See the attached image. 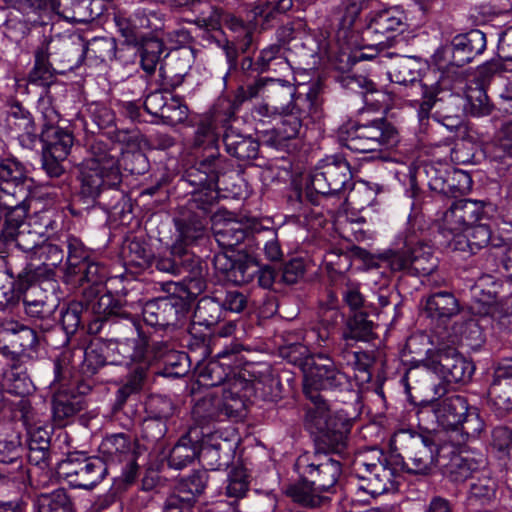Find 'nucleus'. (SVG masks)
Masks as SVG:
<instances>
[{
    "label": "nucleus",
    "mask_w": 512,
    "mask_h": 512,
    "mask_svg": "<svg viewBox=\"0 0 512 512\" xmlns=\"http://www.w3.org/2000/svg\"><path fill=\"white\" fill-rule=\"evenodd\" d=\"M187 181L193 190L191 198L174 218L178 238L172 245V255L178 258L179 275L188 273L196 277L201 271L200 260L187 250V246L204 235L207 214L218 198L217 171L206 161L188 171Z\"/></svg>",
    "instance_id": "obj_1"
},
{
    "label": "nucleus",
    "mask_w": 512,
    "mask_h": 512,
    "mask_svg": "<svg viewBox=\"0 0 512 512\" xmlns=\"http://www.w3.org/2000/svg\"><path fill=\"white\" fill-rule=\"evenodd\" d=\"M370 265L388 268L391 272H406L415 276L430 275L437 268L432 247L415 230L408 229L403 236V247L387 250L371 258Z\"/></svg>",
    "instance_id": "obj_2"
},
{
    "label": "nucleus",
    "mask_w": 512,
    "mask_h": 512,
    "mask_svg": "<svg viewBox=\"0 0 512 512\" xmlns=\"http://www.w3.org/2000/svg\"><path fill=\"white\" fill-rule=\"evenodd\" d=\"M405 13L399 6H379L364 16L361 34L362 48L370 53L361 52L358 59H372L394 46L396 33L405 25Z\"/></svg>",
    "instance_id": "obj_3"
},
{
    "label": "nucleus",
    "mask_w": 512,
    "mask_h": 512,
    "mask_svg": "<svg viewBox=\"0 0 512 512\" xmlns=\"http://www.w3.org/2000/svg\"><path fill=\"white\" fill-rule=\"evenodd\" d=\"M233 120H235L233 118V104H231L226 97H223L217 100L208 113L201 115L196 121L194 135L191 140L192 147L202 148L204 150L214 149L215 152H212L205 159L201 160L186 171L184 181L191 187L193 186L187 181L188 171L206 161L213 164L217 171V180L219 179V169L221 167L222 160L218 153L217 144L220 130L223 129L224 132L227 131L231 121Z\"/></svg>",
    "instance_id": "obj_4"
},
{
    "label": "nucleus",
    "mask_w": 512,
    "mask_h": 512,
    "mask_svg": "<svg viewBox=\"0 0 512 512\" xmlns=\"http://www.w3.org/2000/svg\"><path fill=\"white\" fill-rule=\"evenodd\" d=\"M388 76L392 82L408 87L405 97L407 101L419 106V121L428 120L440 92L438 82L428 83L425 79H419V63L411 57L398 55L388 71Z\"/></svg>",
    "instance_id": "obj_5"
},
{
    "label": "nucleus",
    "mask_w": 512,
    "mask_h": 512,
    "mask_svg": "<svg viewBox=\"0 0 512 512\" xmlns=\"http://www.w3.org/2000/svg\"><path fill=\"white\" fill-rule=\"evenodd\" d=\"M126 330L131 338L117 345L118 353L122 356L121 363H144L149 367L153 361L164 360L174 351L175 344L169 340L159 339L157 335L146 337L136 320H130Z\"/></svg>",
    "instance_id": "obj_6"
},
{
    "label": "nucleus",
    "mask_w": 512,
    "mask_h": 512,
    "mask_svg": "<svg viewBox=\"0 0 512 512\" xmlns=\"http://www.w3.org/2000/svg\"><path fill=\"white\" fill-rule=\"evenodd\" d=\"M352 468L361 482L358 489L372 497L384 494L393 484L394 469L384 452L378 448L359 453Z\"/></svg>",
    "instance_id": "obj_7"
},
{
    "label": "nucleus",
    "mask_w": 512,
    "mask_h": 512,
    "mask_svg": "<svg viewBox=\"0 0 512 512\" xmlns=\"http://www.w3.org/2000/svg\"><path fill=\"white\" fill-rule=\"evenodd\" d=\"M279 116L281 120L274 128L275 141L280 143L298 137L308 119L316 121L322 116V99L318 86L313 85L305 94H297L291 108L281 112Z\"/></svg>",
    "instance_id": "obj_8"
},
{
    "label": "nucleus",
    "mask_w": 512,
    "mask_h": 512,
    "mask_svg": "<svg viewBox=\"0 0 512 512\" xmlns=\"http://www.w3.org/2000/svg\"><path fill=\"white\" fill-rule=\"evenodd\" d=\"M351 179L350 165L344 158L327 157L310 174L307 198L313 204H320V199L340 193Z\"/></svg>",
    "instance_id": "obj_9"
},
{
    "label": "nucleus",
    "mask_w": 512,
    "mask_h": 512,
    "mask_svg": "<svg viewBox=\"0 0 512 512\" xmlns=\"http://www.w3.org/2000/svg\"><path fill=\"white\" fill-rule=\"evenodd\" d=\"M390 447L403 458L404 465L410 473L427 474L436 461L434 443L417 432H395L390 439Z\"/></svg>",
    "instance_id": "obj_10"
},
{
    "label": "nucleus",
    "mask_w": 512,
    "mask_h": 512,
    "mask_svg": "<svg viewBox=\"0 0 512 512\" xmlns=\"http://www.w3.org/2000/svg\"><path fill=\"white\" fill-rule=\"evenodd\" d=\"M57 473L71 487L89 490L105 478L108 466L101 458L75 452L58 463Z\"/></svg>",
    "instance_id": "obj_11"
},
{
    "label": "nucleus",
    "mask_w": 512,
    "mask_h": 512,
    "mask_svg": "<svg viewBox=\"0 0 512 512\" xmlns=\"http://www.w3.org/2000/svg\"><path fill=\"white\" fill-rule=\"evenodd\" d=\"M422 364L447 383H466L474 372L472 362L463 357L454 346L444 343L435 349H429Z\"/></svg>",
    "instance_id": "obj_12"
},
{
    "label": "nucleus",
    "mask_w": 512,
    "mask_h": 512,
    "mask_svg": "<svg viewBox=\"0 0 512 512\" xmlns=\"http://www.w3.org/2000/svg\"><path fill=\"white\" fill-rule=\"evenodd\" d=\"M295 469L303 480L320 492H331L342 473L339 459L313 453L300 455L296 460Z\"/></svg>",
    "instance_id": "obj_13"
},
{
    "label": "nucleus",
    "mask_w": 512,
    "mask_h": 512,
    "mask_svg": "<svg viewBox=\"0 0 512 512\" xmlns=\"http://www.w3.org/2000/svg\"><path fill=\"white\" fill-rule=\"evenodd\" d=\"M489 204L482 200L463 198L455 200L443 213L439 234L451 237L455 233L466 231L472 226L488 218L487 207Z\"/></svg>",
    "instance_id": "obj_14"
},
{
    "label": "nucleus",
    "mask_w": 512,
    "mask_h": 512,
    "mask_svg": "<svg viewBox=\"0 0 512 512\" xmlns=\"http://www.w3.org/2000/svg\"><path fill=\"white\" fill-rule=\"evenodd\" d=\"M379 6V0H340L335 8L337 37L348 45L357 44L364 16Z\"/></svg>",
    "instance_id": "obj_15"
},
{
    "label": "nucleus",
    "mask_w": 512,
    "mask_h": 512,
    "mask_svg": "<svg viewBox=\"0 0 512 512\" xmlns=\"http://www.w3.org/2000/svg\"><path fill=\"white\" fill-rule=\"evenodd\" d=\"M63 258V251L58 245L44 240L34 258L19 272L20 289H27L32 283L50 278Z\"/></svg>",
    "instance_id": "obj_16"
},
{
    "label": "nucleus",
    "mask_w": 512,
    "mask_h": 512,
    "mask_svg": "<svg viewBox=\"0 0 512 512\" xmlns=\"http://www.w3.org/2000/svg\"><path fill=\"white\" fill-rule=\"evenodd\" d=\"M434 394L437 396L431 402L432 411L440 426L453 431L468 413L469 404L464 396L458 394H447V387L440 382L434 386Z\"/></svg>",
    "instance_id": "obj_17"
},
{
    "label": "nucleus",
    "mask_w": 512,
    "mask_h": 512,
    "mask_svg": "<svg viewBox=\"0 0 512 512\" xmlns=\"http://www.w3.org/2000/svg\"><path fill=\"white\" fill-rule=\"evenodd\" d=\"M114 22L126 42L134 45L150 38L152 31L159 29L161 24L157 13L147 8L137 9L132 16L119 12L114 15Z\"/></svg>",
    "instance_id": "obj_18"
},
{
    "label": "nucleus",
    "mask_w": 512,
    "mask_h": 512,
    "mask_svg": "<svg viewBox=\"0 0 512 512\" xmlns=\"http://www.w3.org/2000/svg\"><path fill=\"white\" fill-rule=\"evenodd\" d=\"M240 345L234 344L218 352L215 359L209 361L198 372V383L203 387L224 385L233 370L242 365Z\"/></svg>",
    "instance_id": "obj_19"
},
{
    "label": "nucleus",
    "mask_w": 512,
    "mask_h": 512,
    "mask_svg": "<svg viewBox=\"0 0 512 512\" xmlns=\"http://www.w3.org/2000/svg\"><path fill=\"white\" fill-rule=\"evenodd\" d=\"M316 361L311 368L310 376L306 379L303 390L309 387L311 390L341 389L349 383V378L341 370V367L324 352L313 354Z\"/></svg>",
    "instance_id": "obj_20"
},
{
    "label": "nucleus",
    "mask_w": 512,
    "mask_h": 512,
    "mask_svg": "<svg viewBox=\"0 0 512 512\" xmlns=\"http://www.w3.org/2000/svg\"><path fill=\"white\" fill-rule=\"evenodd\" d=\"M351 426V422L346 418H332L327 427L315 433V451L313 454L328 456L329 454H334L342 458L348 449V436Z\"/></svg>",
    "instance_id": "obj_21"
},
{
    "label": "nucleus",
    "mask_w": 512,
    "mask_h": 512,
    "mask_svg": "<svg viewBox=\"0 0 512 512\" xmlns=\"http://www.w3.org/2000/svg\"><path fill=\"white\" fill-rule=\"evenodd\" d=\"M22 443L20 434L11 426L0 431V471L13 480L23 479Z\"/></svg>",
    "instance_id": "obj_22"
},
{
    "label": "nucleus",
    "mask_w": 512,
    "mask_h": 512,
    "mask_svg": "<svg viewBox=\"0 0 512 512\" xmlns=\"http://www.w3.org/2000/svg\"><path fill=\"white\" fill-rule=\"evenodd\" d=\"M123 149L101 139H94L89 146V157L83 162L107 173L110 184L121 183L119 155Z\"/></svg>",
    "instance_id": "obj_23"
},
{
    "label": "nucleus",
    "mask_w": 512,
    "mask_h": 512,
    "mask_svg": "<svg viewBox=\"0 0 512 512\" xmlns=\"http://www.w3.org/2000/svg\"><path fill=\"white\" fill-rule=\"evenodd\" d=\"M486 44V35L478 29H473L465 34L456 35L445 50L451 53L450 63L462 67L481 55L486 49Z\"/></svg>",
    "instance_id": "obj_24"
},
{
    "label": "nucleus",
    "mask_w": 512,
    "mask_h": 512,
    "mask_svg": "<svg viewBox=\"0 0 512 512\" xmlns=\"http://www.w3.org/2000/svg\"><path fill=\"white\" fill-rule=\"evenodd\" d=\"M256 389L252 381L247 380L233 370L222 390V402L225 403L228 411L226 413L235 418L241 417L246 409L247 402Z\"/></svg>",
    "instance_id": "obj_25"
},
{
    "label": "nucleus",
    "mask_w": 512,
    "mask_h": 512,
    "mask_svg": "<svg viewBox=\"0 0 512 512\" xmlns=\"http://www.w3.org/2000/svg\"><path fill=\"white\" fill-rule=\"evenodd\" d=\"M200 431L197 427H191L170 450L168 466L176 470H182L192 464L197 458L204 457L212 452L209 448L202 449L200 444Z\"/></svg>",
    "instance_id": "obj_26"
},
{
    "label": "nucleus",
    "mask_w": 512,
    "mask_h": 512,
    "mask_svg": "<svg viewBox=\"0 0 512 512\" xmlns=\"http://www.w3.org/2000/svg\"><path fill=\"white\" fill-rule=\"evenodd\" d=\"M492 231L489 225L477 223L469 226L466 231L455 233L451 237H444L445 244L454 251L478 253L485 248L491 240Z\"/></svg>",
    "instance_id": "obj_27"
},
{
    "label": "nucleus",
    "mask_w": 512,
    "mask_h": 512,
    "mask_svg": "<svg viewBox=\"0 0 512 512\" xmlns=\"http://www.w3.org/2000/svg\"><path fill=\"white\" fill-rule=\"evenodd\" d=\"M99 0H53L48 8L65 20L87 23L102 13Z\"/></svg>",
    "instance_id": "obj_28"
},
{
    "label": "nucleus",
    "mask_w": 512,
    "mask_h": 512,
    "mask_svg": "<svg viewBox=\"0 0 512 512\" xmlns=\"http://www.w3.org/2000/svg\"><path fill=\"white\" fill-rule=\"evenodd\" d=\"M26 181L25 167L14 158H6L0 161V197L5 200H16L17 194L26 193L24 183Z\"/></svg>",
    "instance_id": "obj_29"
},
{
    "label": "nucleus",
    "mask_w": 512,
    "mask_h": 512,
    "mask_svg": "<svg viewBox=\"0 0 512 512\" xmlns=\"http://www.w3.org/2000/svg\"><path fill=\"white\" fill-rule=\"evenodd\" d=\"M23 303L26 314L39 321V327L43 330H49L55 323L53 304L47 303L45 296L36 283H32L23 293Z\"/></svg>",
    "instance_id": "obj_30"
},
{
    "label": "nucleus",
    "mask_w": 512,
    "mask_h": 512,
    "mask_svg": "<svg viewBox=\"0 0 512 512\" xmlns=\"http://www.w3.org/2000/svg\"><path fill=\"white\" fill-rule=\"evenodd\" d=\"M179 305L173 299L164 297L148 301L143 309L144 322L152 327H169L176 324Z\"/></svg>",
    "instance_id": "obj_31"
},
{
    "label": "nucleus",
    "mask_w": 512,
    "mask_h": 512,
    "mask_svg": "<svg viewBox=\"0 0 512 512\" xmlns=\"http://www.w3.org/2000/svg\"><path fill=\"white\" fill-rule=\"evenodd\" d=\"M103 170L82 163L80 168L79 197L87 206L93 205L105 187L113 188L119 184H110Z\"/></svg>",
    "instance_id": "obj_32"
},
{
    "label": "nucleus",
    "mask_w": 512,
    "mask_h": 512,
    "mask_svg": "<svg viewBox=\"0 0 512 512\" xmlns=\"http://www.w3.org/2000/svg\"><path fill=\"white\" fill-rule=\"evenodd\" d=\"M424 311L429 318L446 323L460 313L461 307L453 293L439 291L424 299Z\"/></svg>",
    "instance_id": "obj_33"
},
{
    "label": "nucleus",
    "mask_w": 512,
    "mask_h": 512,
    "mask_svg": "<svg viewBox=\"0 0 512 512\" xmlns=\"http://www.w3.org/2000/svg\"><path fill=\"white\" fill-rule=\"evenodd\" d=\"M28 461L45 469L50 464L51 430L48 426H33L28 430Z\"/></svg>",
    "instance_id": "obj_34"
},
{
    "label": "nucleus",
    "mask_w": 512,
    "mask_h": 512,
    "mask_svg": "<svg viewBox=\"0 0 512 512\" xmlns=\"http://www.w3.org/2000/svg\"><path fill=\"white\" fill-rule=\"evenodd\" d=\"M85 407V400L79 393L66 388H59L52 398V416L54 422L65 425L66 421L74 417Z\"/></svg>",
    "instance_id": "obj_35"
},
{
    "label": "nucleus",
    "mask_w": 512,
    "mask_h": 512,
    "mask_svg": "<svg viewBox=\"0 0 512 512\" xmlns=\"http://www.w3.org/2000/svg\"><path fill=\"white\" fill-rule=\"evenodd\" d=\"M79 41L82 42V39L79 38ZM71 44L76 46L75 43ZM78 45L81 46V53L79 54V49L74 47L72 54V58L78 60V64L82 56H85L96 64L111 62L116 57L117 43L112 37H95L86 44L79 43Z\"/></svg>",
    "instance_id": "obj_36"
},
{
    "label": "nucleus",
    "mask_w": 512,
    "mask_h": 512,
    "mask_svg": "<svg viewBox=\"0 0 512 512\" xmlns=\"http://www.w3.org/2000/svg\"><path fill=\"white\" fill-rule=\"evenodd\" d=\"M304 394L310 400L306 406L304 425L311 433H317L327 427L332 418L339 417L330 414L329 406L319 392L306 387Z\"/></svg>",
    "instance_id": "obj_37"
},
{
    "label": "nucleus",
    "mask_w": 512,
    "mask_h": 512,
    "mask_svg": "<svg viewBox=\"0 0 512 512\" xmlns=\"http://www.w3.org/2000/svg\"><path fill=\"white\" fill-rule=\"evenodd\" d=\"M59 52L63 53V57L59 59L60 63H63L64 69H73L78 66V60L72 58L74 52V46L69 41L62 40H44V42L35 51V62L34 66H53L50 63V56L56 57Z\"/></svg>",
    "instance_id": "obj_38"
},
{
    "label": "nucleus",
    "mask_w": 512,
    "mask_h": 512,
    "mask_svg": "<svg viewBox=\"0 0 512 512\" xmlns=\"http://www.w3.org/2000/svg\"><path fill=\"white\" fill-rule=\"evenodd\" d=\"M40 140L44 144L43 153L54 158L66 159L73 145V135L52 123L43 125Z\"/></svg>",
    "instance_id": "obj_39"
},
{
    "label": "nucleus",
    "mask_w": 512,
    "mask_h": 512,
    "mask_svg": "<svg viewBox=\"0 0 512 512\" xmlns=\"http://www.w3.org/2000/svg\"><path fill=\"white\" fill-rule=\"evenodd\" d=\"M69 281L80 286L88 285L98 293V287L104 284L108 278V269L94 257L84 261L75 267V272L66 273Z\"/></svg>",
    "instance_id": "obj_40"
},
{
    "label": "nucleus",
    "mask_w": 512,
    "mask_h": 512,
    "mask_svg": "<svg viewBox=\"0 0 512 512\" xmlns=\"http://www.w3.org/2000/svg\"><path fill=\"white\" fill-rule=\"evenodd\" d=\"M99 452L106 464L122 463L133 455V443L124 433L112 434L102 440Z\"/></svg>",
    "instance_id": "obj_41"
},
{
    "label": "nucleus",
    "mask_w": 512,
    "mask_h": 512,
    "mask_svg": "<svg viewBox=\"0 0 512 512\" xmlns=\"http://www.w3.org/2000/svg\"><path fill=\"white\" fill-rule=\"evenodd\" d=\"M484 427V421L477 408L470 407L457 428L449 433V441L454 447L461 448L470 440L477 439L484 431Z\"/></svg>",
    "instance_id": "obj_42"
},
{
    "label": "nucleus",
    "mask_w": 512,
    "mask_h": 512,
    "mask_svg": "<svg viewBox=\"0 0 512 512\" xmlns=\"http://www.w3.org/2000/svg\"><path fill=\"white\" fill-rule=\"evenodd\" d=\"M223 142L227 153L240 161L255 159L259 152V143L255 139L237 133L231 125L223 135Z\"/></svg>",
    "instance_id": "obj_43"
},
{
    "label": "nucleus",
    "mask_w": 512,
    "mask_h": 512,
    "mask_svg": "<svg viewBox=\"0 0 512 512\" xmlns=\"http://www.w3.org/2000/svg\"><path fill=\"white\" fill-rule=\"evenodd\" d=\"M376 150L389 148L398 142L396 128L384 118L374 119L364 124H358Z\"/></svg>",
    "instance_id": "obj_44"
},
{
    "label": "nucleus",
    "mask_w": 512,
    "mask_h": 512,
    "mask_svg": "<svg viewBox=\"0 0 512 512\" xmlns=\"http://www.w3.org/2000/svg\"><path fill=\"white\" fill-rule=\"evenodd\" d=\"M2 385L8 393L16 396H25L34 390L26 367L18 359H13L4 371Z\"/></svg>",
    "instance_id": "obj_45"
},
{
    "label": "nucleus",
    "mask_w": 512,
    "mask_h": 512,
    "mask_svg": "<svg viewBox=\"0 0 512 512\" xmlns=\"http://www.w3.org/2000/svg\"><path fill=\"white\" fill-rule=\"evenodd\" d=\"M226 405L222 399L204 397L196 402L192 409V416L199 425H206L212 421H222L228 418H235L227 414Z\"/></svg>",
    "instance_id": "obj_46"
},
{
    "label": "nucleus",
    "mask_w": 512,
    "mask_h": 512,
    "mask_svg": "<svg viewBox=\"0 0 512 512\" xmlns=\"http://www.w3.org/2000/svg\"><path fill=\"white\" fill-rule=\"evenodd\" d=\"M375 338L374 323L363 312L354 313L353 316L349 317L341 337L347 344H349V341L369 342Z\"/></svg>",
    "instance_id": "obj_47"
},
{
    "label": "nucleus",
    "mask_w": 512,
    "mask_h": 512,
    "mask_svg": "<svg viewBox=\"0 0 512 512\" xmlns=\"http://www.w3.org/2000/svg\"><path fill=\"white\" fill-rule=\"evenodd\" d=\"M265 100L272 103V108L280 109L282 112L291 108L295 94V87L288 81L280 79H268L265 87Z\"/></svg>",
    "instance_id": "obj_48"
},
{
    "label": "nucleus",
    "mask_w": 512,
    "mask_h": 512,
    "mask_svg": "<svg viewBox=\"0 0 512 512\" xmlns=\"http://www.w3.org/2000/svg\"><path fill=\"white\" fill-rule=\"evenodd\" d=\"M16 277L12 267H7L0 259V310L19 301L21 293L26 290L19 287V273Z\"/></svg>",
    "instance_id": "obj_49"
},
{
    "label": "nucleus",
    "mask_w": 512,
    "mask_h": 512,
    "mask_svg": "<svg viewBox=\"0 0 512 512\" xmlns=\"http://www.w3.org/2000/svg\"><path fill=\"white\" fill-rule=\"evenodd\" d=\"M91 310L95 316H101L106 319L112 320L114 324H117L116 319H125L127 323L130 320H135L131 314L123 309L121 303L114 298L111 293H104L97 297L96 300L91 302Z\"/></svg>",
    "instance_id": "obj_50"
},
{
    "label": "nucleus",
    "mask_w": 512,
    "mask_h": 512,
    "mask_svg": "<svg viewBox=\"0 0 512 512\" xmlns=\"http://www.w3.org/2000/svg\"><path fill=\"white\" fill-rule=\"evenodd\" d=\"M320 491L302 479V481L290 485L286 489V495L290 497L295 503L307 507L315 508L324 504L328 497L321 496Z\"/></svg>",
    "instance_id": "obj_51"
},
{
    "label": "nucleus",
    "mask_w": 512,
    "mask_h": 512,
    "mask_svg": "<svg viewBox=\"0 0 512 512\" xmlns=\"http://www.w3.org/2000/svg\"><path fill=\"white\" fill-rule=\"evenodd\" d=\"M479 466V463L473 458L454 455L445 465L444 474L450 481L462 483L468 478L473 479V474L478 472Z\"/></svg>",
    "instance_id": "obj_52"
},
{
    "label": "nucleus",
    "mask_w": 512,
    "mask_h": 512,
    "mask_svg": "<svg viewBox=\"0 0 512 512\" xmlns=\"http://www.w3.org/2000/svg\"><path fill=\"white\" fill-rule=\"evenodd\" d=\"M497 482L487 474L473 478L470 484L468 499L471 503L489 505L496 498Z\"/></svg>",
    "instance_id": "obj_53"
},
{
    "label": "nucleus",
    "mask_w": 512,
    "mask_h": 512,
    "mask_svg": "<svg viewBox=\"0 0 512 512\" xmlns=\"http://www.w3.org/2000/svg\"><path fill=\"white\" fill-rule=\"evenodd\" d=\"M215 240L224 249H234L249 238V232L243 223L234 221L224 224L214 232Z\"/></svg>",
    "instance_id": "obj_54"
},
{
    "label": "nucleus",
    "mask_w": 512,
    "mask_h": 512,
    "mask_svg": "<svg viewBox=\"0 0 512 512\" xmlns=\"http://www.w3.org/2000/svg\"><path fill=\"white\" fill-rule=\"evenodd\" d=\"M187 74V67H179L178 60L173 57L161 63L159 68V85L163 91L171 93L179 87Z\"/></svg>",
    "instance_id": "obj_55"
},
{
    "label": "nucleus",
    "mask_w": 512,
    "mask_h": 512,
    "mask_svg": "<svg viewBox=\"0 0 512 512\" xmlns=\"http://www.w3.org/2000/svg\"><path fill=\"white\" fill-rule=\"evenodd\" d=\"M341 144L352 152L369 153L377 151L358 124H353L341 130L339 136Z\"/></svg>",
    "instance_id": "obj_56"
},
{
    "label": "nucleus",
    "mask_w": 512,
    "mask_h": 512,
    "mask_svg": "<svg viewBox=\"0 0 512 512\" xmlns=\"http://www.w3.org/2000/svg\"><path fill=\"white\" fill-rule=\"evenodd\" d=\"M85 119L86 129L95 133L94 129L102 130L111 127L115 123L114 111L101 103L88 105Z\"/></svg>",
    "instance_id": "obj_57"
},
{
    "label": "nucleus",
    "mask_w": 512,
    "mask_h": 512,
    "mask_svg": "<svg viewBox=\"0 0 512 512\" xmlns=\"http://www.w3.org/2000/svg\"><path fill=\"white\" fill-rule=\"evenodd\" d=\"M268 79L269 78L257 77L251 82L248 81V77L241 79L243 84L237 88L234 99L227 98L229 102L233 104L234 119L236 111L245 101L256 98L260 94H265V87L268 83Z\"/></svg>",
    "instance_id": "obj_58"
},
{
    "label": "nucleus",
    "mask_w": 512,
    "mask_h": 512,
    "mask_svg": "<svg viewBox=\"0 0 512 512\" xmlns=\"http://www.w3.org/2000/svg\"><path fill=\"white\" fill-rule=\"evenodd\" d=\"M37 512H73V505L64 488L38 497Z\"/></svg>",
    "instance_id": "obj_59"
},
{
    "label": "nucleus",
    "mask_w": 512,
    "mask_h": 512,
    "mask_svg": "<svg viewBox=\"0 0 512 512\" xmlns=\"http://www.w3.org/2000/svg\"><path fill=\"white\" fill-rule=\"evenodd\" d=\"M141 45V67L149 75L153 74L160 62L161 55L164 52L165 45L158 38L150 37L142 42Z\"/></svg>",
    "instance_id": "obj_60"
},
{
    "label": "nucleus",
    "mask_w": 512,
    "mask_h": 512,
    "mask_svg": "<svg viewBox=\"0 0 512 512\" xmlns=\"http://www.w3.org/2000/svg\"><path fill=\"white\" fill-rule=\"evenodd\" d=\"M137 366L129 374L127 381L122 385L116 394V406H122L128 397L132 394L138 393L142 387L146 378L148 366L144 363H136Z\"/></svg>",
    "instance_id": "obj_61"
},
{
    "label": "nucleus",
    "mask_w": 512,
    "mask_h": 512,
    "mask_svg": "<svg viewBox=\"0 0 512 512\" xmlns=\"http://www.w3.org/2000/svg\"><path fill=\"white\" fill-rule=\"evenodd\" d=\"M3 240L5 242H15L19 250L29 254L30 261L34 258L36 250H38L44 241L43 235L32 231L29 227H23L21 230L14 232L13 235L4 237Z\"/></svg>",
    "instance_id": "obj_62"
},
{
    "label": "nucleus",
    "mask_w": 512,
    "mask_h": 512,
    "mask_svg": "<svg viewBox=\"0 0 512 512\" xmlns=\"http://www.w3.org/2000/svg\"><path fill=\"white\" fill-rule=\"evenodd\" d=\"M88 313L83 303L73 301L61 313V324L66 335H74L80 328H84L85 315Z\"/></svg>",
    "instance_id": "obj_63"
},
{
    "label": "nucleus",
    "mask_w": 512,
    "mask_h": 512,
    "mask_svg": "<svg viewBox=\"0 0 512 512\" xmlns=\"http://www.w3.org/2000/svg\"><path fill=\"white\" fill-rule=\"evenodd\" d=\"M208 478L209 475L206 470L194 471L178 483L176 492L195 502V498L204 492Z\"/></svg>",
    "instance_id": "obj_64"
}]
</instances>
